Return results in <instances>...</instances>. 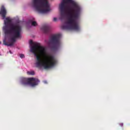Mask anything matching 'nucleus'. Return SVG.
Masks as SVG:
<instances>
[{
	"label": "nucleus",
	"instance_id": "13",
	"mask_svg": "<svg viewBox=\"0 0 130 130\" xmlns=\"http://www.w3.org/2000/svg\"><path fill=\"white\" fill-rule=\"evenodd\" d=\"M121 126H123V123H121Z\"/></svg>",
	"mask_w": 130,
	"mask_h": 130
},
{
	"label": "nucleus",
	"instance_id": "10",
	"mask_svg": "<svg viewBox=\"0 0 130 130\" xmlns=\"http://www.w3.org/2000/svg\"><path fill=\"white\" fill-rule=\"evenodd\" d=\"M31 26H37V22L36 21H31Z\"/></svg>",
	"mask_w": 130,
	"mask_h": 130
},
{
	"label": "nucleus",
	"instance_id": "5",
	"mask_svg": "<svg viewBox=\"0 0 130 130\" xmlns=\"http://www.w3.org/2000/svg\"><path fill=\"white\" fill-rule=\"evenodd\" d=\"M60 37V36L59 35H55L52 36L50 40L51 49L54 51H57V50H58L60 48L61 43L59 40Z\"/></svg>",
	"mask_w": 130,
	"mask_h": 130
},
{
	"label": "nucleus",
	"instance_id": "2",
	"mask_svg": "<svg viewBox=\"0 0 130 130\" xmlns=\"http://www.w3.org/2000/svg\"><path fill=\"white\" fill-rule=\"evenodd\" d=\"M30 44H34L30 48V51L36 57V66L37 68L44 67L45 70H48L53 68L56 63L57 60L53 55L47 53L46 49L41 46L37 43H34L30 40Z\"/></svg>",
	"mask_w": 130,
	"mask_h": 130
},
{
	"label": "nucleus",
	"instance_id": "11",
	"mask_svg": "<svg viewBox=\"0 0 130 130\" xmlns=\"http://www.w3.org/2000/svg\"><path fill=\"white\" fill-rule=\"evenodd\" d=\"M20 57L21 58H24V57H25V55H24V54H20Z\"/></svg>",
	"mask_w": 130,
	"mask_h": 130
},
{
	"label": "nucleus",
	"instance_id": "1",
	"mask_svg": "<svg viewBox=\"0 0 130 130\" xmlns=\"http://www.w3.org/2000/svg\"><path fill=\"white\" fill-rule=\"evenodd\" d=\"M67 4H70L71 5L67 7L68 20L65 22L67 25H62L61 28L63 30L79 31L80 26H79L77 21L80 19V16H81L82 12V7L80 4L73 0H62L59 6L61 19H63L66 16V5Z\"/></svg>",
	"mask_w": 130,
	"mask_h": 130
},
{
	"label": "nucleus",
	"instance_id": "8",
	"mask_svg": "<svg viewBox=\"0 0 130 130\" xmlns=\"http://www.w3.org/2000/svg\"><path fill=\"white\" fill-rule=\"evenodd\" d=\"M1 14L2 15L3 18H6V15H7V11L4 6H2L1 8Z\"/></svg>",
	"mask_w": 130,
	"mask_h": 130
},
{
	"label": "nucleus",
	"instance_id": "14",
	"mask_svg": "<svg viewBox=\"0 0 130 130\" xmlns=\"http://www.w3.org/2000/svg\"><path fill=\"white\" fill-rule=\"evenodd\" d=\"M44 83H46V81H45Z\"/></svg>",
	"mask_w": 130,
	"mask_h": 130
},
{
	"label": "nucleus",
	"instance_id": "9",
	"mask_svg": "<svg viewBox=\"0 0 130 130\" xmlns=\"http://www.w3.org/2000/svg\"><path fill=\"white\" fill-rule=\"evenodd\" d=\"M27 75H32V76L35 75V73L34 72V71H30H30H28L27 72Z\"/></svg>",
	"mask_w": 130,
	"mask_h": 130
},
{
	"label": "nucleus",
	"instance_id": "7",
	"mask_svg": "<svg viewBox=\"0 0 130 130\" xmlns=\"http://www.w3.org/2000/svg\"><path fill=\"white\" fill-rule=\"evenodd\" d=\"M42 30L45 33H48L50 31V26L49 25H44L42 27Z\"/></svg>",
	"mask_w": 130,
	"mask_h": 130
},
{
	"label": "nucleus",
	"instance_id": "3",
	"mask_svg": "<svg viewBox=\"0 0 130 130\" xmlns=\"http://www.w3.org/2000/svg\"><path fill=\"white\" fill-rule=\"evenodd\" d=\"M12 21L7 17L4 21L5 26L4 27V29L5 30L6 34H11L12 37L9 40L10 43L7 42L6 40H3L4 45L6 46H13L16 42L17 38H21V32H22V26L17 24H11Z\"/></svg>",
	"mask_w": 130,
	"mask_h": 130
},
{
	"label": "nucleus",
	"instance_id": "4",
	"mask_svg": "<svg viewBox=\"0 0 130 130\" xmlns=\"http://www.w3.org/2000/svg\"><path fill=\"white\" fill-rule=\"evenodd\" d=\"M32 5L41 14H45L50 11L49 3L47 0H32Z\"/></svg>",
	"mask_w": 130,
	"mask_h": 130
},
{
	"label": "nucleus",
	"instance_id": "12",
	"mask_svg": "<svg viewBox=\"0 0 130 130\" xmlns=\"http://www.w3.org/2000/svg\"><path fill=\"white\" fill-rule=\"evenodd\" d=\"M53 21L54 22H56V21H57V18H56V17H54V18H53Z\"/></svg>",
	"mask_w": 130,
	"mask_h": 130
},
{
	"label": "nucleus",
	"instance_id": "6",
	"mask_svg": "<svg viewBox=\"0 0 130 130\" xmlns=\"http://www.w3.org/2000/svg\"><path fill=\"white\" fill-rule=\"evenodd\" d=\"M21 83L22 85L24 86H27V85H30L31 87H35L38 86L40 83V80L38 78H22Z\"/></svg>",
	"mask_w": 130,
	"mask_h": 130
}]
</instances>
